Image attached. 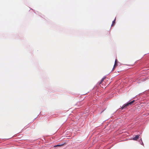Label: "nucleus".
I'll return each instance as SVG.
<instances>
[{
    "instance_id": "obj_1",
    "label": "nucleus",
    "mask_w": 149,
    "mask_h": 149,
    "mask_svg": "<svg viewBox=\"0 0 149 149\" xmlns=\"http://www.w3.org/2000/svg\"><path fill=\"white\" fill-rule=\"evenodd\" d=\"M135 102L134 100H133L131 102H128L127 104H125L123 105L121 108V110L123 109L126 107H128L129 105H131L132 103H134Z\"/></svg>"
},
{
    "instance_id": "obj_2",
    "label": "nucleus",
    "mask_w": 149,
    "mask_h": 149,
    "mask_svg": "<svg viewBox=\"0 0 149 149\" xmlns=\"http://www.w3.org/2000/svg\"><path fill=\"white\" fill-rule=\"evenodd\" d=\"M139 135H136L135 136V137H134L133 138V140H134L136 141L139 137Z\"/></svg>"
},
{
    "instance_id": "obj_3",
    "label": "nucleus",
    "mask_w": 149,
    "mask_h": 149,
    "mask_svg": "<svg viewBox=\"0 0 149 149\" xmlns=\"http://www.w3.org/2000/svg\"><path fill=\"white\" fill-rule=\"evenodd\" d=\"M117 65V64H115L114 63V65L113 68V69H112V71H113L115 69L116 67V66Z\"/></svg>"
},
{
    "instance_id": "obj_4",
    "label": "nucleus",
    "mask_w": 149,
    "mask_h": 149,
    "mask_svg": "<svg viewBox=\"0 0 149 149\" xmlns=\"http://www.w3.org/2000/svg\"><path fill=\"white\" fill-rule=\"evenodd\" d=\"M105 77H104V78H102L101 79L100 82L99 83V84H100L102 83V82L105 79Z\"/></svg>"
},
{
    "instance_id": "obj_5",
    "label": "nucleus",
    "mask_w": 149,
    "mask_h": 149,
    "mask_svg": "<svg viewBox=\"0 0 149 149\" xmlns=\"http://www.w3.org/2000/svg\"><path fill=\"white\" fill-rule=\"evenodd\" d=\"M115 20L116 18H115V19L112 22V24L111 25V26H113V25L115 24Z\"/></svg>"
},
{
    "instance_id": "obj_6",
    "label": "nucleus",
    "mask_w": 149,
    "mask_h": 149,
    "mask_svg": "<svg viewBox=\"0 0 149 149\" xmlns=\"http://www.w3.org/2000/svg\"><path fill=\"white\" fill-rule=\"evenodd\" d=\"M63 145H55V146H54V147H58V146H62Z\"/></svg>"
},
{
    "instance_id": "obj_7",
    "label": "nucleus",
    "mask_w": 149,
    "mask_h": 149,
    "mask_svg": "<svg viewBox=\"0 0 149 149\" xmlns=\"http://www.w3.org/2000/svg\"><path fill=\"white\" fill-rule=\"evenodd\" d=\"M117 59H116V60H115V64H117Z\"/></svg>"
},
{
    "instance_id": "obj_8",
    "label": "nucleus",
    "mask_w": 149,
    "mask_h": 149,
    "mask_svg": "<svg viewBox=\"0 0 149 149\" xmlns=\"http://www.w3.org/2000/svg\"><path fill=\"white\" fill-rule=\"evenodd\" d=\"M141 141H142L141 139ZM141 145H143H143H144L143 143V142H142Z\"/></svg>"
}]
</instances>
